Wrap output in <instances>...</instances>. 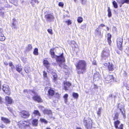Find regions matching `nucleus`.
<instances>
[{
  "label": "nucleus",
  "instance_id": "1",
  "mask_svg": "<svg viewBox=\"0 0 129 129\" xmlns=\"http://www.w3.org/2000/svg\"><path fill=\"white\" fill-rule=\"evenodd\" d=\"M54 49H52L50 50V53L52 57V58H56L59 66L61 67H63L64 64V62L65 61L64 58L63 56V54L62 53L61 55L59 56H56L54 54Z\"/></svg>",
  "mask_w": 129,
  "mask_h": 129
},
{
  "label": "nucleus",
  "instance_id": "2",
  "mask_svg": "<svg viewBox=\"0 0 129 129\" xmlns=\"http://www.w3.org/2000/svg\"><path fill=\"white\" fill-rule=\"evenodd\" d=\"M76 66L79 74L82 73L86 70V62L84 60L79 61Z\"/></svg>",
  "mask_w": 129,
  "mask_h": 129
},
{
  "label": "nucleus",
  "instance_id": "3",
  "mask_svg": "<svg viewBox=\"0 0 129 129\" xmlns=\"http://www.w3.org/2000/svg\"><path fill=\"white\" fill-rule=\"evenodd\" d=\"M84 123L87 129H90L92 126V121L90 118H84Z\"/></svg>",
  "mask_w": 129,
  "mask_h": 129
},
{
  "label": "nucleus",
  "instance_id": "4",
  "mask_svg": "<svg viewBox=\"0 0 129 129\" xmlns=\"http://www.w3.org/2000/svg\"><path fill=\"white\" fill-rule=\"evenodd\" d=\"M31 95H33L32 98L33 99L34 101H37L38 102H42V100L40 96L38 95L37 93L33 91V93H32Z\"/></svg>",
  "mask_w": 129,
  "mask_h": 129
},
{
  "label": "nucleus",
  "instance_id": "5",
  "mask_svg": "<svg viewBox=\"0 0 129 129\" xmlns=\"http://www.w3.org/2000/svg\"><path fill=\"white\" fill-rule=\"evenodd\" d=\"M109 55V51L107 49H104L101 53V57L103 59H106Z\"/></svg>",
  "mask_w": 129,
  "mask_h": 129
},
{
  "label": "nucleus",
  "instance_id": "6",
  "mask_svg": "<svg viewBox=\"0 0 129 129\" xmlns=\"http://www.w3.org/2000/svg\"><path fill=\"white\" fill-rule=\"evenodd\" d=\"M29 123L28 122L24 121H21L18 123V125L20 127L22 128L24 127L28 126L29 125Z\"/></svg>",
  "mask_w": 129,
  "mask_h": 129
},
{
  "label": "nucleus",
  "instance_id": "7",
  "mask_svg": "<svg viewBox=\"0 0 129 129\" xmlns=\"http://www.w3.org/2000/svg\"><path fill=\"white\" fill-rule=\"evenodd\" d=\"M20 115L23 118H28L30 115L29 112L23 110L20 112Z\"/></svg>",
  "mask_w": 129,
  "mask_h": 129
},
{
  "label": "nucleus",
  "instance_id": "8",
  "mask_svg": "<svg viewBox=\"0 0 129 129\" xmlns=\"http://www.w3.org/2000/svg\"><path fill=\"white\" fill-rule=\"evenodd\" d=\"M3 91L7 94L9 95L10 94V89L7 85L4 84L3 85Z\"/></svg>",
  "mask_w": 129,
  "mask_h": 129
},
{
  "label": "nucleus",
  "instance_id": "9",
  "mask_svg": "<svg viewBox=\"0 0 129 129\" xmlns=\"http://www.w3.org/2000/svg\"><path fill=\"white\" fill-rule=\"evenodd\" d=\"M123 42V39H122L119 38L117 40V46L119 49L120 50H122V44Z\"/></svg>",
  "mask_w": 129,
  "mask_h": 129
},
{
  "label": "nucleus",
  "instance_id": "10",
  "mask_svg": "<svg viewBox=\"0 0 129 129\" xmlns=\"http://www.w3.org/2000/svg\"><path fill=\"white\" fill-rule=\"evenodd\" d=\"M45 17L47 21L50 22L53 20L54 18V17L53 15L49 14H48L46 15Z\"/></svg>",
  "mask_w": 129,
  "mask_h": 129
},
{
  "label": "nucleus",
  "instance_id": "11",
  "mask_svg": "<svg viewBox=\"0 0 129 129\" xmlns=\"http://www.w3.org/2000/svg\"><path fill=\"white\" fill-rule=\"evenodd\" d=\"M117 2L119 5L120 7H121L122 5L125 3L129 4V0H117Z\"/></svg>",
  "mask_w": 129,
  "mask_h": 129
},
{
  "label": "nucleus",
  "instance_id": "12",
  "mask_svg": "<svg viewBox=\"0 0 129 129\" xmlns=\"http://www.w3.org/2000/svg\"><path fill=\"white\" fill-rule=\"evenodd\" d=\"M71 85V84L70 83L67 81L64 82H63V88L66 90H68Z\"/></svg>",
  "mask_w": 129,
  "mask_h": 129
},
{
  "label": "nucleus",
  "instance_id": "13",
  "mask_svg": "<svg viewBox=\"0 0 129 129\" xmlns=\"http://www.w3.org/2000/svg\"><path fill=\"white\" fill-rule=\"evenodd\" d=\"M105 79V82L106 83H108L113 80V77L112 75H108Z\"/></svg>",
  "mask_w": 129,
  "mask_h": 129
},
{
  "label": "nucleus",
  "instance_id": "14",
  "mask_svg": "<svg viewBox=\"0 0 129 129\" xmlns=\"http://www.w3.org/2000/svg\"><path fill=\"white\" fill-rule=\"evenodd\" d=\"M3 30L1 29H0V41H4L5 39V37L4 35L2 33Z\"/></svg>",
  "mask_w": 129,
  "mask_h": 129
},
{
  "label": "nucleus",
  "instance_id": "15",
  "mask_svg": "<svg viewBox=\"0 0 129 129\" xmlns=\"http://www.w3.org/2000/svg\"><path fill=\"white\" fill-rule=\"evenodd\" d=\"M1 119L5 123L10 124V120L7 118L2 117L1 118Z\"/></svg>",
  "mask_w": 129,
  "mask_h": 129
},
{
  "label": "nucleus",
  "instance_id": "16",
  "mask_svg": "<svg viewBox=\"0 0 129 129\" xmlns=\"http://www.w3.org/2000/svg\"><path fill=\"white\" fill-rule=\"evenodd\" d=\"M5 100L6 103L8 104H11L13 102L12 99L8 96H6L5 97Z\"/></svg>",
  "mask_w": 129,
  "mask_h": 129
},
{
  "label": "nucleus",
  "instance_id": "17",
  "mask_svg": "<svg viewBox=\"0 0 129 129\" xmlns=\"http://www.w3.org/2000/svg\"><path fill=\"white\" fill-rule=\"evenodd\" d=\"M101 28H100V27L97 28L95 30V34L96 36H101Z\"/></svg>",
  "mask_w": 129,
  "mask_h": 129
},
{
  "label": "nucleus",
  "instance_id": "18",
  "mask_svg": "<svg viewBox=\"0 0 129 129\" xmlns=\"http://www.w3.org/2000/svg\"><path fill=\"white\" fill-rule=\"evenodd\" d=\"M29 1L33 7H35V4H38L39 3L37 0H29Z\"/></svg>",
  "mask_w": 129,
  "mask_h": 129
},
{
  "label": "nucleus",
  "instance_id": "19",
  "mask_svg": "<svg viewBox=\"0 0 129 129\" xmlns=\"http://www.w3.org/2000/svg\"><path fill=\"white\" fill-rule=\"evenodd\" d=\"M54 91L51 88H50L49 90L48 91V94L50 96H53L54 95Z\"/></svg>",
  "mask_w": 129,
  "mask_h": 129
},
{
  "label": "nucleus",
  "instance_id": "20",
  "mask_svg": "<svg viewBox=\"0 0 129 129\" xmlns=\"http://www.w3.org/2000/svg\"><path fill=\"white\" fill-rule=\"evenodd\" d=\"M44 114H46L48 115L51 114V111L48 109H45L43 111Z\"/></svg>",
  "mask_w": 129,
  "mask_h": 129
},
{
  "label": "nucleus",
  "instance_id": "21",
  "mask_svg": "<svg viewBox=\"0 0 129 129\" xmlns=\"http://www.w3.org/2000/svg\"><path fill=\"white\" fill-rule=\"evenodd\" d=\"M16 70L18 72H21L22 70V69L21 68V67L20 65H17L16 66Z\"/></svg>",
  "mask_w": 129,
  "mask_h": 129
},
{
  "label": "nucleus",
  "instance_id": "22",
  "mask_svg": "<svg viewBox=\"0 0 129 129\" xmlns=\"http://www.w3.org/2000/svg\"><path fill=\"white\" fill-rule=\"evenodd\" d=\"M93 79L95 81L98 80L99 79V75L97 73H95L94 75Z\"/></svg>",
  "mask_w": 129,
  "mask_h": 129
},
{
  "label": "nucleus",
  "instance_id": "23",
  "mask_svg": "<svg viewBox=\"0 0 129 129\" xmlns=\"http://www.w3.org/2000/svg\"><path fill=\"white\" fill-rule=\"evenodd\" d=\"M38 123V120L37 119H34L32 121V124L34 126H37Z\"/></svg>",
  "mask_w": 129,
  "mask_h": 129
},
{
  "label": "nucleus",
  "instance_id": "24",
  "mask_svg": "<svg viewBox=\"0 0 129 129\" xmlns=\"http://www.w3.org/2000/svg\"><path fill=\"white\" fill-rule=\"evenodd\" d=\"M43 63L44 65L47 68L49 66V63L48 61L46 60H45L43 61Z\"/></svg>",
  "mask_w": 129,
  "mask_h": 129
},
{
  "label": "nucleus",
  "instance_id": "25",
  "mask_svg": "<svg viewBox=\"0 0 129 129\" xmlns=\"http://www.w3.org/2000/svg\"><path fill=\"white\" fill-rule=\"evenodd\" d=\"M24 92L26 93H30L31 94H32V93H33V91L30 90H29L25 89L24 90Z\"/></svg>",
  "mask_w": 129,
  "mask_h": 129
},
{
  "label": "nucleus",
  "instance_id": "26",
  "mask_svg": "<svg viewBox=\"0 0 129 129\" xmlns=\"http://www.w3.org/2000/svg\"><path fill=\"white\" fill-rule=\"evenodd\" d=\"M120 121L119 120H117L114 122V124L116 128H118V125L119 124H120Z\"/></svg>",
  "mask_w": 129,
  "mask_h": 129
},
{
  "label": "nucleus",
  "instance_id": "27",
  "mask_svg": "<svg viewBox=\"0 0 129 129\" xmlns=\"http://www.w3.org/2000/svg\"><path fill=\"white\" fill-rule=\"evenodd\" d=\"M102 110V108L101 107L100 108L98 109V110L97 111V114L99 117L100 116Z\"/></svg>",
  "mask_w": 129,
  "mask_h": 129
},
{
  "label": "nucleus",
  "instance_id": "28",
  "mask_svg": "<svg viewBox=\"0 0 129 129\" xmlns=\"http://www.w3.org/2000/svg\"><path fill=\"white\" fill-rule=\"evenodd\" d=\"M111 35L109 33L108 34V40L109 43L110 44L111 42Z\"/></svg>",
  "mask_w": 129,
  "mask_h": 129
},
{
  "label": "nucleus",
  "instance_id": "29",
  "mask_svg": "<svg viewBox=\"0 0 129 129\" xmlns=\"http://www.w3.org/2000/svg\"><path fill=\"white\" fill-rule=\"evenodd\" d=\"M108 68L109 71H112L114 69L113 65L112 64H109Z\"/></svg>",
  "mask_w": 129,
  "mask_h": 129
},
{
  "label": "nucleus",
  "instance_id": "30",
  "mask_svg": "<svg viewBox=\"0 0 129 129\" xmlns=\"http://www.w3.org/2000/svg\"><path fill=\"white\" fill-rule=\"evenodd\" d=\"M33 53L34 55H38V49L37 48H36L34 49L33 52Z\"/></svg>",
  "mask_w": 129,
  "mask_h": 129
},
{
  "label": "nucleus",
  "instance_id": "31",
  "mask_svg": "<svg viewBox=\"0 0 129 129\" xmlns=\"http://www.w3.org/2000/svg\"><path fill=\"white\" fill-rule=\"evenodd\" d=\"M34 114L40 116V113L39 111L37 110H35L34 112Z\"/></svg>",
  "mask_w": 129,
  "mask_h": 129
},
{
  "label": "nucleus",
  "instance_id": "32",
  "mask_svg": "<svg viewBox=\"0 0 129 129\" xmlns=\"http://www.w3.org/2000/svg\"><path fill=\"white\" fill-rule=\"evenodd\" d=\"M77 20L78 23H80L83 21V18L81 17H79L77 18Z\"/></svg>",
  "mask_w": 129,
  "mask_h": 129
},
{
  "label": "nucleus",
  "instance_id": "33",
  "mask_svg": "<svg viewBox=\"0 0 129 129\" xmlns=\"http://www.w3.org/2000/svg\"><path fill=\"white\" fill-rule=\"evenodd\" d=\"M68 97V95L66 94H64L63 96V98H64V101L66 103L67 101V98Z\"/></svg>",
  "mask_w": 129,
  "mask_h": 129
},
{
  "label": "nucleus",
  "instance_id": "34",
  "mask_svg": "<svg viewBox=\"0 0 129 129\" xmlns=\"http://www.w3.org/2000/svg\"><path fill=\"white\" fill-rule=\"evenodd\" d=\"M113 5L114 6V7L115 8H117L118 7L117 4L116 2L115 1H114L113 2Z\"/></svg>",
  "mask_w": 129,
  "mask_h": 129
},
{
  "label": "nucleus",
  "instance_id": "35",
  "mask_svg": "<svg viewBox=\"0 0 129 129\" xmlns=\"http://www.w3.org/2000/svg\"><path fill=\"white\" fill-rule=\"evenodd\" d=\"M108 16L109 17H110L111 16V11L109 7L108 8Z\"/></svg>",
  "mask_w": 129,
  "mask_h": 129
},
{
  "label": "nucleus",
  "instance_id": "36",
  "mask_svg": "<svg viewBox=\"0 0 129 129\" xmlns=\"http://www.w3.org/2000/svg\"><path fill=\"white\" fill-rule=\"evenodd\" d=\"M124 85L125 86L127 89L129 90V85L128 84H126V81L124 82Z\"/></svg>",
  "mask_w": 129,
  "mask_h": 129
},
{
  "label": "nucleus",
  "instance_id": "37",
  "mask_svg": "<svg viewBox=\"0 0 129 129\" xmlns=\"http://www.w3.org/2000/svg\"><path fill=\"white\" fill-rule=\"evenodd\" d=\"M32 47L31 44H28L27 47V50L28 51H29L32 49Z\"/></svg>",
  "mask_w": 129,
  "mask_h": 129
},
{
  "label": "nucleus",
  "instance_id": "38",
  "mask_svg": "<svg viewBox=\"0 0 129 129\" xmlns=\"http://www.w3.org/2000/svg\"><path fill=\"white\" fill-rule=\"evenodd\" d=\"M40 120L42 122H44L45 124H46L47 123V121L44 119L41 118L40 119Z\"/></svg>",
  "mask_w": 129,
  "mask_h": 129
},
{
  "label": "nucleus",
  "instance_id": "39",
  "mask_svg": "<svg viewBox=\"0 0 129 129\" xmlns=\"http://www.w3.org/2000/svg\"><path fill=\"white\" fill-rule=\"evenodd\" d=\"M73 96L76 98H77L78 97V94L77 93H73Z\"/></svg>",
  "mask_w": 129,
  "mask_h": 129
},
{
  "label": "nucleus",
  "instance_id": "40",
  "mask_svg": "<svg viewBox=\"0 0 129 129\" xmlns=\"http://www.w3.org/2000/svg\"><path fill=\"white\" fill-rule=\"evenodd\" d=\"M119 115V114L118 113H116L115 115V117L114 118V120H115V119H117L118 118V117Z\"/></svg>",
  "mask_w": 129,
  "mask_h": 129
},
{
  "label": "nucleus",
  "instance_id": "41",
  "mask_svg": "<svg viewBox=\"0 0 129 129\" xmlns=\"http://www.w3.org/2000/svg\"><path fill=\"white\" fill-rule=\"evenodd\" d=\"M65 22L66 23H67L68 25L71 24L72 23L71 21L70 20H69L67 21H66Z\"/></svg>",
  "mask_w": 129,
  "mask_h": 129
},
{
  "label": "nucleus",
  "instance_id": "42",
  "mask_svg": "<svg viewBox=\"0 0 129 129\" xmlns=\"http://www.w3.org/2000/svg\"><path fill=\"white\" fill-rule=\"evenodd\" d=\"M47 31L51 35H52L53 33L52 32V30L51 29H47Z\"/></svg>",
  "mask_w": 129,
  "mask_h": 129
},
{
  "label": "nucleus",
  "instance_id": "43",
  "mask_svg": "<svg viewBox=\"0 0 129 129\" xmlns=\"http://www.w3.org/2000/svg\"><path fill=\"white\" fill-rule=\"evenodd\" d=\"M120 110L121 112V113L123 115V116L124 117H125V112L124 111V112H123L122 110L120 109Z\"/></svg>",
  "mask_w": 129,
  "mask_h": 129
},
{
  "label": "nucleus",
  "instance_id": "44",
  "mask_svg": "<svg viewBox=\"0 0 129 129\" xmlns=\"http://www.w3.org/2000/svg\"><path fill=\"white\" fill-rule=\"evenodd\" d=\"M43 75L44 76L45 78H47V73L45 71L43 72Z\"/></svg>",
  "mask_w": 129,
  "mask_h": 129
},
{
  "label": "nucleus",
  "instance_id": "45",
  "mask_svg": "<svg viewBox=\"0 0 129 129\" xmlns=\"http://www.w3.org/2000/svg\"><path fill=\"white\" fill-rule=\"evenodd\" d=\"M58 5L62 7L63 6L64 4L63 3L60 2L59 3Z\"/></svg>",
  "mask_w": 129,
  "mask_h": 129
},
{
  "label": "nucleus",
  "instance_id": "46",
  "mask_svg": "<svg viewBox=\"0 0 129 129\" xmlns=\"http://www.w3.org/2000/svg\"><path fill=\"white\" fill-rule=\"evenodd\" d=\"M109 64H110V63L108 62V63H105L104 64V65L105 66L108 67L109 66Z\"/></svg>",
  "mask_w": 129,
  "mask_h": 129
},
{
  "label": "nucleus",
  "instance_id": "47",
  "mask_svg": "<svg viewBox=\"0 0 129 129\" xmlns=\"http://www.w3.org/2000/svg\"><path fill=\"white\" fill-rule=\"evenodd\" d=\"M105 26V25L104 24H100V25L98 26V27L99 28V27H100V28H101L100 27L101 26L102 27H104V26Z\"/></svg>",
  "mask_w": 129,
  "mask_h": 129
},
{
  "label": "nucleus",
  "instance_id": "48",
  "mask_svg": "<svg viewBox=\"0 0 129 129\" xmlns=\"http://www.w3.org/2000/svg\"><path fill=\"white\" fill-rule=\"evenodd\" d=\"M81 2L83 4H85L86 2V0H81Z\"/></svg>",
  "mask_w": 129,
  "mask_h": 129
},
{
  "label": "nucleus",
  "instance_id": "49",
  "mask_svg": "<svg viewBox=\"0 0 129 129\" xmlns=\"http://www.w3.org/2000/svg\"><path fill=\"white\" fill-rule=\"evenodd\" d=\"M123 125L122 124H121L120 125L119 127H118V129H123Z\"/></svg>",
  "mask_w": 129,
  "mask_h": 129
},
{
  "label": "nucleus",
  "instance_id": "50",
  "mask_svg": "<svg viewBox=\"0 0 129 129\" xmlns=\"http://www.w3.org/2000/svg\"><path fill=\"white\" fill-rule=\"evenodd\" d=\"M9 65L10 67L13 66V67H14V66L12 63V62H11L9 63Z\"/></svg>",
  "mask_w": 129,
  "mask_h": 129
},
{
  "label": "nucleus",
  "instance_id": "51",
  "mask_svg": "<svg viewBox=\"0 0 129 129\" xmlns=\"http://www.w3.org/2000/svg\"><path fill=\"white\" fill-rule=\"evenodd\" d=\"M57 75H54L53 77L54 78V80H56V79L57 78Z\"/></svg>",
  "mask_w": 129,
  "mask_h": 129
},
{
  "label": "nucleus",
  "instance_id": "52",
  "mask_svg": "<svg viewBox=\"0 0 129 129\" xmlns=\"http://www.w3.org/2000/svg\"><path fill=\"white\" fill-rule=\"evenodd\" d=\"M5 126L3 125L2 124H0V127L2 128H3Z\"/></svg>",
  "mask_w": 129,
  "mask_h": 129
},
{
  "label": "nucleus",
  "instance_id": "53",
  "mask_svg": "<svg viewBox=\"0 0 129 129\" xmlns=\"http://www.w3.org/2000/svg\"><path fill=\"white\" fill-rule=\"evenodd\" d=\"M8 109L11 112H12V110L11 109V108L8 107Z\"/></svg>",
  "mask_w": 129,
  "mask_h": 129
},
{
  "label": "nucleus",
  "instance_id": "54",
  "mask_svg": "<svg viewBox=\"0 0 129 129\" xmlns=\"http://www.w3.org/2000/svg\"><path fill=\"white\" fill-rule=\"evenodd\" d=\"M94 88L95 89H97L98 88V86L95 84H94Z\"/></svg>",
  "mask_w": 129,
  "mask_h": 129
},
{
  "label": "nucleus",
  "instance_id": "55",
  "mask_svg": "<svg viewBox=\"0 0 129 129\" xmlns=\"http://www.w3.org/2000/svg\"><path fill=\"white\" fill-rule=\"evenodd\" d=\"M2 102V99L1 97H0V104Z\"/></svg>",
  "mask_w": 129,
  "mask_h": 129
},
{
  "label": "nucleus",
  "instance_id": "56",
  "mask_svg": "<svg viewBox=\"0 0 129 129\" xmlns=\"http://www.w3.org/2000/svg\"><path fill=\"white\" fill-rule=\"evenodd\" d=\"M12 24H13V27L14 28H16V27H15V25L14 24V23H12Z\"/></svg>",
  "mask_w": 129,
  "mask_h": 129
},
{
  "label": "nucleus",
  "instance_id": "57",
  "mask_svg": "<svg viewBox=\"0 0 129 129\" xmlns=\"http://www.w3.org/2000/svg\"><path fill=\"white\" fill-rule=\"evenodd\" d=\"M52 74L53 76L55 75H56L57 74L56 73H53V72H52Z\"/></svg>",
  "mask_w": 129,
  "mask_h": 129
},
{
  "label": "nucleus",
  "instance_id": "58",
  "mask_svg": "<svg viewBox=\"0 0 129 129\" xmlns=\"http://www.w3.org/2000/svg\"><path fill=\"white\" fill-rule=\"evenodd\" d=\"M13 4L15 5V6H17V2H16V3L13 2Z\"/></svg>",
  "mask_w": 129,
  "mask_h": 129
},
{
  "label": "nucleus",
  "instance_id": "59",
  "mask_svg": "<svg viewBox=\"0 0 129 129\" xmlns=\"http://www.w3.org/2000/svg\"><path fill=\"white\" fill-rule=\"evenodd\" d=\"M4 64L6 65H7L8 64V63L6 62H4Z\"/></svg>",
  "mask_w": 129,
  "mask_h": 129
},
{
  "label": "nucleus",
  "instance_id": "60",
  "mask_svg": "<svg viewBox=\"0 0 129 129\" xmlns=\"http://www.w3.org/2000/svg\"><path fill=\"white\" fill-rule=\"evenodd\" d=\"M107 30H109V28L108 27H107Z\"/></svg>",
  "mask_w": 129,
  "mask_h": 129
},
{
  "label": "nucleus",
  "instance_id": "61",
  "mask_svg": "<svg viewBox=\"0 0 129 129\" xmlns=\"http://www.w3.org/2000/svg\"><path fill=\"white\" fill-rule=\"evenodd\" d=\"M11 67L12 69H13L14 68H15V67H13V66Z\"/></svg>",
  "mask_w": 129,
  "mask_h": 129
},
{
  "label": "nucleus",
  "instance_id": "62",
  "mask_svg": "<svg viewBox=\"0 0 129 129\" xmlns=\"http://www.w3.org/2000/svg\"><path fill=\"white\" fill-rule=\"evenodd\" d=\"M76 129H81L79 127H77Z\"/></svg>",
  "mask_w": 129,
  "mask_h": 129
},
{
  "label": "nucleus",
  "instance_id": "63",
  "mask_svg": "<svg viewBox=\"0 0 129 129\" xmlns=\"http://www.w3.org/2000/svg\"><path fill=\"white\" fill-rule=\"evenodd\" d=\"M72 43H73L74 44L75 43V42L74 41H72Z\"/></svg>",
  "mask_w": 129,
  "mask_h": 129
},
{
  "label": "nucleus",
  "instance_id": "64",
  "mask_svg": "<svg viewBox=\"0 0 129 129\" xmlns=\"http://www.w3.org/2000/svg\"><path fill=\"white\" fill-rule=\"evenodd\" d=\"M46 129H51L50 128L47 127L46 128Z\"/></svg>",
  "mask_w": 129,
  "mask_h": 129
}]
</instances>
